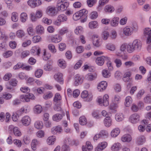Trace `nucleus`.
<instances>
[{"label": "nucleus", "instance_id": "1", "mask_svg": "<svg viewBox=\"0 0 151 151\" xmlns=\"http://www.w3.org/2000/svg\"><path fill=\"white\" fill-rule=\"evenodd\" d=\"M68 6V3L65 1L64 0H62L60 2H58L57 4L58 10L61 11H64L66 10Z\"/></svg>", "mask_w": 151, "mask_h": 151}, {"label": "nucleus", "instance_id": "2", "mask_svg": "<svg viewBox=\"0 0 151 151\" xmlns=\"http://www.w3.org/2000/svg\"><path fill=\"white\" fill-rule=\"evenodd\" d=\"M8 130L10 132L13 130L14 134L16 136L20 137L22 135V133L17 127H14L12 125H10L9 127Z\"/></svg>", "mask_w": 151, "mask_h": 151}, {"label": "nucleus", "instance_id": "3", "mask_svg": "<svg viewBox=\"0 0 151 151\" xmlns=\"http://www.w3.org/2000/svg\"><path fill=\"white\" fill-rule=\"evenodd\" d=\"M81 97L84 99V100L86 101H90L92 99V95L91 94H88L87 91H83L81 94Z\"/></svg>", "mask_w": 151, "mask_h": 151}, {"label": "nucleus", "instance_id": "4", "mask_svg": "<svg viewBox=\"0 0 151 151\" xmlns=\"http://www.w3.org/2000/svg\"><path fill=\"white\" fill-rule=\"evenodd\" d=\"M140 118V115L137 113H134L131 115L129 118V121L132 123L135 124L138 122Z\"/></svg>", "mask_w": 151, "mask_h": 151}, {"label": "nucleus", "instance_id": "5", "mask_svg": "<svg viewBox=\"0 0 151 151\" xmlns=\"http://www.w3.org/2000/svg\"><path fill=\"white\" fill-rule=\"evenodd\" d=\"M46 12L47 14L51 16H54L57 14L55 8L52 6L48 7L47 8Z\"/></svg>", "mask_w": 151, "mask_h": 151}, {"label": "nucleus", "instance_id": "6", "mask_svg": "<svg viewBox=\"0 0 151 151\" xmlns=\"http://www.w3.org/2000/svg\"><path fill=\"white\" fill-rule=\"evenodd\" d=\"M136 50L140 51L142 47V44L140 40L135 39L132 43Z\"/></svg>", "mask_w": 151, "mask_h": 151}, {"label": "nucleus", "instance_id": "7", "mask_svg": "<svg viewBox=\"0 0 151 151\" xmlns=\"http://www.w3.org/2000/svg\"><path fill=\"white\" fill-rule=\"evenodd\" d=\"M110 58L107 56H102L101 57L97 58L96 60V62L97 64L99 65H103L105 60H109Z\"/></svg>", "mask_w": 151, "mask_h": 151}, {"label": "nucleus", "instance_id": "8", "mask_svg": "<svg viewBox=\"0 0 151 151\" xmlns=\"http://www.w3.org/2000/svg\"><path fill=\"white\" fill-rule=\"evenodd\" d=\"M109 96L108 95L105 94L103 97V101H102V100L101 99H99L98 100V102L99 104H101L102 103L104 106H107L109 104Z\"/></svg>", "mask_w": 151, "mask_h": 151}, {"label": "nucleus", "instance_id": "9", "mask_svg": "<svg viewBox=\"0 0 151 151\" xmlns=\"http://www.w3.org/2000/svg\"><path fill=\"white\" fill-rule=\"evenodd\" d=\"M92 40L93 45L97 47H99L101 45L100 39L97 35H93L92 37Z\"/></svg>", "mask_w": 151, "mask_h": 151}, {"label": "nucleus", "instance_id": "10", "mask_svg": "<svg viewBox=\"0 0 151 151\" xmlns=\"http://www.w3.org/2000/svg\"><path fill=\"white\" fill-rule=\"evenodd\" d=\"M21 121L23 125L27 126L30 124L31 122V119L29 116H25L22 118Z\"/></svg>", "mask_w": 151, "mask_h": 151}, {"label": "nucleus", "instance_id": "11", "mask_svg": "<svg viewBox=\"0 0 151 151\" xmlns=\"http://www.w3.org/2000/svg\"><path fill=\"white\" fill-rule=\"evenodd\" d=\"M107 85V83L105 81H102L98 84L97 89L99 91H102L106 89Z\"/></svg>", "mask_w": 151, "mask_h": 151}, {"label": "nucleus", "instance_id": "12", "mask_svg": "<svg viewBox=\"0 0 151 151\" xmlns=\"http://www.w3.org/2000/svg\"><path fill=\"white\" fill-rule=\"evenodd\" d=\"M83 78L79 74H77L75 76L74 84L76 86H78L81 84L83 82Z\"/></svg>", "mask_w": 151, "mask_h": 151}, {"label": "nucleus", "instance_id": "13", "mask_svg": "<svg viewBox=\"0 0 151 151\" xmlns=\"http://www.w3.org/2000/svg\"><path fill=\"white\" fill-rule=\"evenodd\" d=\"M107 145V143L106 142H101L96 147L95 151H102L106 147Z\"/></svg>", "mask_w": 151, "mask_h": 151}, {"label": "nucleus", "instance_id": "14", "mask_svg": "<svg viewBox=\"0 0 151 151\" xmlns=\"http://www.w3.org/2000/svg\"><path fill=\"white\" fill-rule=\"evenodd\" d=\"M144 33L147 38L146 42H150L149 39L151 38V28H145L144 30Z\"/></svg>", "mask_w": 151, "mask_h": 151}, {"label": "nucleus", "instance_id": "15", "mask_svg": "<svg viewBox=\"0 0 151 151\" xmlns=\"http://www.w3.org/2000/svg\"><path fill=\"white\" fill-rule=\"evenodd\" d=\"M41 49L38 46L33 47L31 50V53L34 55H39L40 54Z\"/></svg>", "mask_w": 151, "mask_h": 151}, {"label": "nucleus", "instance_id": "16", "mask_svg": "<svg viewBox=\"0 0 151 151\" xmlns=\"http://www.w3.org/2000/svg\"><path fill=\"white\" fill-rule=\"evenodd\" d=\"M132 32L133 29L131 27L127 26L123 29V33L125 36H130L132 34Z\"/></svg>", "mask_w": 151, "mask_h": 151}, {"label": "nucleus", "instance_id": "17", "mask_svg": "<svg viewBox=\"0 0 151 151\" xmlns=\"http://www.w3.org/2000/svg\"><path fill=\"white\" fill-rule=\"evenodd\" d=\"M63 74L61 73H58L55 74L54 76V79L61 84L63 83Z\"/></svg>", "mask_w": 151, "mask_h": 151}, {"label": "nucleus", "instance_id": "18", "mask_svg": "<svg viewBox=\"0 0 151 151\" xmlns=\"http://www.w3.org/2000/svg\"><path fill=\"white\" fill-rule=\"evenodd\" d=\"M52 41L55 43H58L61 41L62 37L58 35H53L51 37Z\"/></svg>", "mask_w": 151, "mask_h": 151}, {"label": "nucleus", "instance_id": "19", "mask_svg": "<svg viewBox=\"0 0 151 151\" xmlns=\"http://www.w3.org/2000/svg\"><path fill=\"white\" fill-rule=\"evenodd\" d=\"M119 21V18L117 17H114L112 18L111 21V25L113 27L118 26Z\"/></svg>", "mask_w": 151, "mask_h": 151}, {"label": "nucleus", "instance_id": "20", "mask_svg": "<svg viewBox=\"0 0 151 151\" xmlns=\"http://www.w3.org/2000/svg\"><path fill=\"white\" fill-rule=\"evenodd\" d=\"M97 75L95 73H90L87 74L86 76V78L89 81H92L96 78Z\"/></svg>", "mask_w": 151, "mask_h": 151}, {"label": "nucleus", "instance_id": "21", "mask_svg": "<svg viewBox=\"0 0 151 151\" xmlns=\"http://www.w3.org/2000/svg\"><path fill=\"white\" fill-rule=\"evenodd\" d=\"M145 142V139L143 136H140L138 137L137 139V143L139 145L143 144Z\"/></svg>", "mask_w": 151, "mask_h": 151}, {"label": "nucleus", "instance_id": "22", "mask_svg": "<svg viewBox=\"0 0 151 151\" xmlns=\"http://www.w3.org/2000/svg\"><path fill=\"white\" fill-rule=\"evenodd\" d=\"M127 44H122L120 47V50L119 51H117L116 54L118 56H120V54H122V52H124L125 49H127Z\"/></svg>", "mask_w": 151, "mask_h": 151}, {"label": "nucleus", "instance_id": "23", "mask_svg": "<svg viewBox=\"0 0 151 151\" xmlns=\"http://www.w3.org/2000/svg\"><path fill=\"white\" fill-rule=\"evenodd\" d=\"M61 127L59 126L54 127L51 129V132L54 134H56L57 133H60L62 131Z\"/></svg>", "mask_w": 151, "mask_h": 151}, {"label": "nucleus", "instance_id": "24", "mask_svg": "<svg viewBox=\"0 0 151 151\" xmlns=\"http://www.w3.org/2000/svg\"><path fill=\"white\" fill-rule=\"evenodd\" d=\"M121 144L119 143H114L111 147V149L113 151H118L120 149Z\"/></svg>", "mask_w": 151, "mask_h": 151}, {"label": "nucleus", "instance_id": "25", "mask_svg": "<svg viewBox=\"0 0 151 151\" xmlns=\"http://www.w3.org/2000/svg\"><path fill=\"white\" fill-rule=\"evenodd\" d=\"M121 140L123 142H129L132 140V137L130 135L126 134L123 135L121 138Z\"/></svg>", "mask_w": 151, "mask_h": 151}, {"label": "nucleus", "instance_id": "26", "mask_svg": "<svg viewBox=\"0 0 151 151\" xmlns=\"http://www.w3.org/2000/svg\"><path fill=\"white\" fill-rule=\"evenodd\" d=\"M120 132V130L119 128H116L113 129L111 133V136L114 137H116L118 135Z\"/></svg>", "mask_w": 151, "mask_h": 151}, {"label": "nucleus", "instance_id": "27", "mask_svg": "<svg viewBox=\"0 0 151 151\" xmlns=\"http://www.w3.org/2000/svg\"><path fill=\"white\" fill-rule=\"evenodd\" d=\"M104 122V125L107 127H109L111 124L112 120L109 116L106 117Z\"/></svg>", "mask_w": 151, "mask_h": 151}, {"label": "nucleus", "instance_id": "28", "mask_svg": "<svg viewBox=\"0 0 151 151\" xmlns=\"http://www.w3.org/2000/svg\"><path fill=\"white\" fill-rule=\"evenodd\" d=\"M127 50L129 53H132L136 50L132 43H129L127 45Z\"/></svg>", "mask_w": 151, "mask_h": 151}, {"label": "nucleus", "instance_id": "29", "mask_svg": "<svg viewBox=\"0 0 151 151\" xmlns=\"http://www.w3.org/2000/svg\"><path fill=\"white\" fill-rule=\"evenodd\" d=\"M114 9V8L113 6L110 5L106 6L104 8V10L106 12L110 13L113 12Z\"/></svg>", "mask_w": 151, "mask_h": 151}, {"label": "nucleus", "instance_id": "30", "mask_svg": "<svg viewBox=\"0 0 151 151\" xmlns=\"http://www.w3.org/2000/svg\"><path fill=\"white\" fill-rule=\"evenodd\" d=\"M34 111L35 113L36 114H39L42 111V108L39 105H36L34 108Z\"/></svg>", "mask_w": 151, "mask_h": 151}, {"label": "nucleus", "instance_id": "31", "mask_svg": "<svg viewBox=\"0 0 151 151\" xmlns=\"http://www.w3.org/2000/svg\"><path fill=\"white\" fill-rule=\"evenodd\" d=\"M132 99L130 96H127L125 100V105L126 107L129 106L132 104Z\"/></svg>", "mask_w": 151, "mask_h": 151}, {"label": "nucleus", "instance_id": "32", "mask_svg": "<svg viewBox=\"0 0 151 151\" xmlns=\"http://www.w3.org/2000/svg\"><path fill=\"white\" fill-rule=\"evenodd\" d=\"M78 12L81 17L82 18H85L87 17V14L88 13V11L87 10L83 9L80 10Z\"/></svg>", "mask_w": 151, "mask_h": 151}, {"label": "nucleus", "instance_id": "33", "mask_svg": "<svg viewBox=\"0 0 151 151\" xmlns=\"http://www.w3.org/2000/svg\"><path fill=\"white\" fill-rule=\"evenodd\" d=\"M63 115L59 114H57L53 116V120L55 121L58 122L63 118Z\"/></svg>", "mask_w": 151, "mask_h": 151}, {"label": "nucleus", "instance_id": "34", "mask_svg": "<svg viewBox=\"0 0 151 151\" xmlns=\"http://www.w3.org/2000/svg\"><path fill=\"white\" fill-rule=\"evenodd\" d=\"M56 138L55 136H52L49 137L47 139V141L49 145L53 144L55 141Z\"/></svg>", "mask_w": 151, "mask_h": 151}, {"label": "nucleus", "instance_id": "35", "mask_svg": "<svg viewBox=\"0 0 151 151\" xmlns=\"http://www.w3.org/2000/svg\"><path fill=\"white\" fill-rule=\"evenodd\" d=\"M58 19L61 22H65L67 21L68 18L65 14H61L58 16Z\"/></svg>", "mask_w": 151, "mask_h": 151}, {"label": "nucleus", "instance_id": "36", "mask_svg": "<svg viewBox=\"0 0 151 151\" xmlns=\"http://www.w3.org/2000/svg\"><path fill=\"white\" fill-rule=\"evenodd\" d=\"M18 15L16 12H13L12 14L11 19L12 21L15 22L18 20Z\"/></svg>", "mask_w": 151, "mask_h": 151}, {"label": "nucleus", "instance_id": "37", "mask_svg": "<svg viewBox=\"0 0 151 151\" xmlns=\"http://www.w3.org/2000/svg\"><path fill=\"white\" fill-rule=\"evenodd\" d=\"M58 65L59 67L63 69L65 68L66 66L65 62L63 59H60L58 60Z\"/></svg>", "mask_w": 151, "mask_h": 151}, {"label": "nucleus", "instance_id": "38", "mask_svg": "<svg viewBox=\"0 0 151 151\" xmlns=\"http://www.w3.org/2000/svg\"><path fill=\"white\" fill-rule=\"evenodd\" d=\"M80 124L82 125H86L87 123V120L86 118L84 116L81 117L79 119Z\"/></svg>", "mask_w": 151, "mask_h": 151}, {"label": "nucleus", "instance_id": "39", "mask_svg": "<svg viewBox=\"0 0 151 151\" xmlns=\"http://www.w3.org/2000/svg\"><path fill=\"white\" fill-rule=\"evenodd\" d=\"M20 100L23 102H28L29 101V100L28 98L27 94L23 95L20 96Z\"/></svg>", "mask_w": 151, "mask_h": 151}, {"label": "nucleus", "instance_id": "40", "mask_svg": "<svg viewBox=\"0 0 151 151\" xmlns=\"http://www.w3.org/2000/svg\"><path fill=\"white\" fill-rule=\"evenodd\" d=\"M62 99V97L59 93H56L55 94L53 99V101L57 102L60 101Z\"/></svg>", "mask_w": 151, "mask_h": 151}, {"label": "nucleus", "instance_id": "41", "mask_svg": "<svg viewBox=\"0 0 151 151\" xmlns=\"http://www.w3.org/2000/svg\"><path fill=\"white\" fill-rule=\"evenodd\" d=\"M106 48L108 50L111 51H114L116 49L115 45L111 43L107 44L106 45Z\"/></svg>", "mask_w": 151, "mask_h": 151}, {"label": "nucleus", "instance_id": "42", "mask_svg": "<svg viewBox=\"0 0 151 151\" xmlns=\"http://www.w3.org/2000/svg\"><path fill=\"white\" fill-rule=\"evenodd\" d=\"M27 109H25L24 107H22L17 111L16 114L18 116H19L24 113H27Z\"/></svg>", "mask_w": 151, "mask_h": 151}, {"label": "nucleus", "instance_id": "43", "mask_svg": "<svg viewBox=\"0 0 151 151\" xmlns=\"http://www.w3.org/2000/svg\"><path fill=\"white\" fill-rule=\"evenodd\" d=\"M35 126L37 129H42L43 127V123L41 121H37L35 123Z\"/></svg>", "mask_w": 151, "mask_h": 151}, {"label": "nucleus", "instance_id": "44", "mask_svg": "<svg viewBox=\"0 0 151 151\" xmlns=\"http://www.w3.org/2000/svg\"><path fill=\"white\" fill-rule=\"evenodd\" d=\"M44 27L41 25H39L36 27V31L38 34L43 33L44 32Z\"/></svg>", "mask_w": 151, "mask_h": 151}, {"label": "nucleus", "instance_id": "45", "mask_svg": "<svg viewBox=\"0 0 151 151\" xmlns=\"http://www.w3.org/2000/svg\"><path fill=\"white\" fill-rule=\"evenodd\" d=\"M97 25V22L95 21L91 22L89 24V27L91 29H93L96 28Z\"/></svg>", "mask_w": 151, "mask_h": 151}, {"label": "nucleus", "instance_id": "46", "mask_svg": "<svg viewBox=\"0 0 151 151\" xmlns=\"http://www.w3.org/2000/svg\"><path fill=\"white\" fill-rule=\"evenodd\" d=\"M17 36L19 38H22L25 35V33L22 30H19L17 31L16 33Z\"/></svg>", "mask_w": 151, "mask_h": 151}, {"label": "nucleus", "instance_id": "47", "mask_svg": "<svg viewBox=\"0 0 151 151\" xmlns=\"http://www.w3.org/2000/svg\"><path fill=\"white\" fill-rule=\"evenodd\" d=\"M27 19V14L25 13H22L20 15V19L22 22H24Z\"/></svg>", "mask_w": 151, "mask_h": 151}, {"label": "nucleus", "instance_id": "48", "mask_svg": "<svg viewBox=\"0 0 151 151\" xmlns=\"http://www.w3.org/2000/svg\"><path fill=\"white\" fill-rule=\"evenodd\" d=\"M43 59L44 60H47L51 57V55L49 53H46V50H44Z\"/></svg>", "mask_w": 151, "mask_h": 151}, {"label": "nucleus", "instance_id": "49", "mask_svg": "<svg viewBox=\"0 0 151 151\" xmlns=\"http://www.w3.org/2000/svg\"><path fill=\"white\" fill-rule=\"evenodd\" d=\"M114 63L116 64V67L119 68L121 67L122 65V61L121 59L116 58L114 60Z\"/></svg>", "mask_w": 151, "mask_h": 151}, {"label": "nucleus", "instance_id": "50", "mask_svg": "<svg viewBox=\"0 0 151 151\" xmlns=\"http://www.w3.org/2000/svg\"><path fill=\"white\" fill-rule=\"evenodd\" d=\"M43 73V70L41 69H38L35 72V76L38 78L40 77Z\"/></svg>", "mask_w": 151, "mask_h": 151}, {"label": "nucleus", "instance_id": "51", "mask_svg": "<svg viewBox=\"0 0 151 151\" xmlns=\"http://www.w3.org/2000/svg\"><path fill=\"white\" fill-rule=\"evenodd\" d=\"M65 142L66 143V145L68 144L72 145L74 144L75 141L74 140H72L70 138L67 137L65 139Z\"/></svg>", "mask_w": 151, "mask_h": 151}, {"label": "nucleus", "instance_id": "52", "mask_svg": "<svg viewBox=\"0 0 151 151\" xmlns=\"http://www.w3.org/2000/svg\"><path fill=\"white\" fill-rule=\"evenodd\" d=\"M32 40L34 43H36L41 41V38L39 36H36L33 37Z\"/></svg>", "mask_w": 151, "mask_h": 151}, {"label": "nucleus", "instance_id": "53", "mask_svg": "<svg viewBox=\"0 0 151 151\" xmlns=\"http://www.w3.org/2000/svg\"><path fill=\"white\" fill-rule=\"evenodd\" d=\"M115 118L117 121H122L124 117L122 114H117L115 116Z\"/></svg>", "mask_w": 151, "mask_h": 151}, {"label": "nucleus", "instance_id": "54", "mask_svg": "<svg viewBox=\"0 0 151 151\" xmlns=\"http://www.w3.org/2000/svg\"><path fill=\"white\" fill-rule=\"evenodd\" d=\"M49 49L52 53H54L56 52V50L55 46L52 44H50L48 46Z\"/></svg>", "mask_w": 151, "mask_h": 151}, {"label": "nucleus", "instance_id": "55", "mask_svg": "<svg viewBox=\"0 0 151 151\" xmlns=\"http://www.w3.org/2000/svg\"><path fill=\"white\" fill-rule=\"evenodd\" d=\"M86 147L83 146L84 148H86L87 151H90L91 150L93 149V146L91 145V142H87L86 143Z\"/></svg>", "mask_w": 151, "mask_h": 151}, {"label": "nucleus", "instance_id": "56", "mask_svg": "<svg viewBox=\"0 0 151 151\" xmlns=\"http://www.w3.org/2000/svg\"><path fill=\"white\" fill-rule=\"evenodd\" d=\"M83 32V28L81 26L77 27L75 30V32L77 35L81 34Z\"/></svg>", "mask_w": 151, "mask_h": 151}, {"label": "nucleus", "instance_id": "57", "mask_svg": "<svg viewBox=\"0 0 151 151\" xmlns=\"http://www.w3.org/2000/svg\"><path fill=\"white\" fill-rule=\"evenodd\" d=\"M99 134L101 137H107L108 135V133L107 132L104 130H101Z\"/></svg>", "mask_w": 151, "mask_h": 151}, {"label": "nucleus", "instance_id": "58", "mask_svg": "<svg viewBox=\"0 0 151 151\" xmlns=\"http://www.w3.org/2000/svg\"><path fill=\"white\" fill-rule=\"evenodd\" d=\"M24 65V63L20 62L18 63L16 65L14 66L13 67L14 69L17 70L22 68Z\"/></svg>", "mask_w": 151, "mask_h": 151}, {"label": "nucleus", "instance_id": "59", "mask_svg": "<svg viewBox=\"0 0 151 151\" xmlns=\"http://www.w3.org/2000/svg\"><path fill=\"white\" fill-rule=\"evenodd\" d=\"M98 16V14L96 12L94 11L91 13L90 15L91 19H96Z\"/></svg>", "mask_w": 151, "mask_h": 151}, {"label": "nucleus", "instance_id": "60", "mask_svg": "<svg viewBox=\"0 0 151 151\" xmlns=\"http://www.w3.org/2000/svg\"><path fill=\"white\" fill-rule=\"evenodd\" d=\"M13 54V52L11 51H8L3 54V56L4 58H7L11 56Z\"/></svg>", "mask_w": 151, "mask_h": 151}, {"label": "nucleus", "instance_id": "61", "mask_svg": "<svg viewBox=\"0 0 151 151\" xmlns=\"http://www.w3.org/2000/svg\"><path fill=\"white\" fill-rule=\"evenodd\" d=\"M96 2V0H87V3L89 7H92Z\"/></svg>", "mask_w": 151, "mask_h": 151}, {"label": "nucleus", "instance_id": "62", "mask_svg": "<svg viewBox=\"0 0 151 151\" xmlns=\"http://www.w3.org/2000/svg\"><path fill=\"white\" fill-rule=\"evenodd\" d=\"M122 74L120 71H116L114 74V76L116 78L119 79L121 78L122 76Z\"/></svg>", "mask_w": 151, "mask_h": 151}, {"label": "nucleus", "instance_id": "63", "mask_svg": "<svg viewBox=\"0 0 151 151\" xmlns=\"http://www.w3.org/2000/svg\"><path fill=\"white\" fill-rule=\"evenodd\" d=\"M29 52L28 50L23 51L21 54V58H25L29 55Z\"/></svg>", "mask_w": 151, "mask_h": 151}, {"label": "nucleus", "instance_id": "64", "mask_svg": "<svg viewBox=\"0 0 151 151\" xmlns=\"http://www.w3.org/2000/svg\"><path fill=\"white\" fill-rule=\"evenodd\" d=\"M144 101L145 103L149 104L151 102V96L148 95L144 99Z\"/></svg>", "mask_w": 151, "mask_h": 151}]
</instances>
